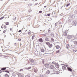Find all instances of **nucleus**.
I'll list each match as a JSON object with an SVG mask.
<instances>
[{"mask_svg": "<svg viewBox=\"0 0 77 77\" xmlns=\"http://www.w3.org/2000/svg\"><path fill=\"white\" fill-rule=\"evenodd\" d=\"M74 44L75 45H77V41H75L73 42Z\"/></svg>", "mask_w": 77, "mask_h": 77, "instance_id": "obj_10", "label": "nucleus"}, {"mask_svg": "<svg viewBox=\"0 0 77 77\" xmlns=\"http://www.w3.org/2000/svg\"><path fill=\"white\" fill-rule=\"evenodd\" d=\"M1 28H2V29H3V27H4V26H3V24H2V26H1Z\"/></svg>", "mask_w": 77, "mask_h": 77, "instance_id": "obj_33", "label": "nucleus"}, {"mask_svg": "<svg viewBox=\"0 0 77 77\" xmlns=\"http://www.w3.org/2000/svg\"><path fill=\"white\" fill-rule=\"evenodd\" d=\"M40 31H41L42 32V30H40Z\"/></svg>", "mask_w": 77, "mask_h": 77, "instance_id": "obj_48", "label": "nucleus"}, {"mask_svg": "<svg viewBox=\"0 0 77 77\" xmlns=\"http://www.w3.org/2000/svg\"><path fill=\"white\" fill-rule=\"evenodd\" d=\"M18 41H21V38H19L18 39Z\"/></svg>", "mask_w": 77, "mask_h": 77, "instance_id": "obj_34", "label": "nucleus"}, {"mask_svg": "<svg viewBox=\"0 0 77 77\" xmlns=\"http://www.w3.org/2000/svg\"><path fill=\"white\" fill-rule=\"evenodd\" d=\"M46 74H49L50 73V71L48 70L46 71Z\"/></svg>", "mask_w": 77, "mask_h": 77, "instance_id": "obj_9", "label": "nucleus"}, {"mask_svg": "<svg viewBox=\"0 0 77 77\" xmlns=\"http://www.w3.org/2000/svg\"><path fill=\"white\" fill-rule=\"evenodd\" d=\"M32 11V10H29V12H31Z\"/></svg>", "mask_w": 77, "mask_h": 77, "instance_id": "obj_36", "label": "nucleus"}, {"mask_svg": "<svg viewBox=\"0 0 77 77\" xmlns=\"http://www.w3.org/2000/svg\"><path fill=\"white\" fill-rule=\"evenodd\" d=\"M41 52L44 53V51H45V50L44 49H42L41 50Z\"/></svg>", "mask_w": 77, "mask_h": 77, "instance_id": "obj_16", "label": "nucleus"}, {"mask_svg": "<svg viewBox=\"0 0 77 77\" xmlns=\"http://www.w3.org/2000/svg\"><path fill=\"white\" fill-rule=\"evenodd\" d=\"M30 32H28V34H30Z\"/></svg>", "mask_w": 77, "mask_h": 77, "instance_id": "obj_44", "label": "nucleus"}, {"mask_svg": "<svg viewBox=\"0 0 77 77\" xmlns=\"http://www.w3.org/2000/svg\"><path fill=\"white\" fill-rule=\"evenodd\" d=\"M37 3H35V4L34 5H37Z\"/></svg>", "mask_w": 77, "mask_h": 77, "instance_id": "obj_46", "label": "nucleus"}, {"mask_svg": "<svg viewBox=\"0 0 77 77\" xmlns=\"http://www.w3.org/2000/svg\"><path fill=\"white\" fill-rule=\"evenodd\" d=\"M51 36H52V37H54V34H53V33H51Z\"/></svg>", "mask_w": 77, "mask_h": 77, "instance_id": "obj_20", "label": "nucleus"}, {"mask_svg": "<svg viewBox=\"0 0 77 77\" xmlns=\"http://www.w3.org/2000/svg\"><path fill=\"white\" fill-rule=\"evenodd\" d=\"M66 48L68 49L69 48V44H67L66 45Z\"/></svg>", "mask_w": 77, "mask_h": 77, "instance_id": "obj_19", "label": "nucleus"}, {"mask_svg": "<svg viewBox=\"0 0 77 77\" xmlns=\"http://www.w3.org/2000/svg\"><path fill=\"white\" fill-rule=\"evenodd\" d=\"M55 66L57 68H59V64H56Z\"/></svg>", "mask_w": 77, "mask_h": 77, "instance_id": "obj_15", "label": "nucleus"}, {"mask_svg": "<svg viewBox=\"0 0 77 77\" xmlns=\"http://www.w3.org/2000/svg\"><path fill=\"white\" fill-rule=\"evenodd\" d=\"M56 74H59L60 73V72L58 71H56Z\"/></svg>", "mask_w": 77, "mask_h": 77, "instance_id": "obj_26", "label": "nucleus"}, {"mask_svg": "<svg viewBox=\"0 0 77 77\" xmlns=\"http://www.w3.org/2000/svg\"><path fill=\"white\" fill-rule=\"evenodd\" d=\"M5 32H6V30H4V31H3V33H5Z\"/></svg>", "mask_w": 77, "mask_h": 77, "instance_id": "obj_37", "label": "nucleus"}, {"mask_svg": "<svg viewBox=\"0 0 77 77\" xmlns=\"http://www.w3.org/2000/svg\"><path fill=\"white\" fill-rule=\"evenodd\" d=\"M69 5H70V3L67 4L66 5V7H68V6H69Z\"/></svg>", "mask_w": 77, "mask_h": 77, "instance_id": "obj_28", "label": "nucleus"}, {"mask_svg": "<svg viewBox=\"0 0 77 77\" xmlns=\"http://www.w3.org/2000/svg\"><path fill=\"white\" fill-rule=\"evenodd\" d=\"M45 44L48 46L50 44V43L48 42H45Z\"/></svg>", "mask_w": 77, "mask_h": 77, "instance_id": "obj_12", "label": "nucleus"}, {"mask_svg": "<svg viewBox=\"0 0 77 77\" xmlns=\"http://www.w3.org/2000/svg\"><path fill=\"white\" fill-rule=\"evenodd\" d=\"M59 52H60V51L58 50L56 52V53H59Z\"/></svg>", "mask_w": 77, "mask_h": 77, "instance_id": "obj_27", "label": "nucleus"}, {"mask_svg": "<svg viewBox=\"0 0 77 77\" xmlns=\"http://www.w3.org/2000/svg\"><path fill=\"white\" fill-rule=\"evenodd\" d=\"M51 40L52 42H54V39H53V38H51Z\"/></svg>", "mask_w": 77, "mask_h": 77, "instance_id": "obj_21", "label": "nucleus"}, {"mask_svg": "<svg viewBox=\"0 0 77 77\" xmlns=\"http://www.w3.org/2000/svg\"><path fill=\"white\" fill-rule=\"evenodd\" d=\"M9 77V75H8V74H5V77Z\"/></svg>", "mask_w": 77, "mask_h": 77, "instance_id": "obj_24", "label": "nucleus"}, {"mask_svg": "<svg viewBox=\"0 0 77 77\" xmlns=\"http://www.w3.org/2000/svg\"><path fill=\"white\" fill-rule=\"evenodd\" d=\"M4 18H5V17L3 16V17H2L0 18V20H2V19H3Z\"/></svg>", "mask_w": 77, "mask_h": 77, "instance_id": "obj_23", "label": "nucleus"}, {"mask_svg": "<svg viewBox=\"0 0 77 77\" xmlns=\"http://www.w3.org/2000/svg\"><path fill=\"white\" fill-rule=\"evenodd\" d=\"M46 7V6H45L44 8H45Z\"/></svg>", "mask_w": 77, "mask_h": 77, "instance_id": "obj_50", "label": "nucleus"}, {"mask_svg": "<svg viewBox=\"0 0 77 77\" xmlns=\"http://www.w3.org/2000/svg\"><path fill=\"white\" fill-rule=\"evenodd\" d=\"M66 66H64L62 67V69L63 70H66Z\"/></svg>", "mask_w": 77, "mask_h": 77, "instance_id": "obj_1", "label": "nucleus"}, {"mask_svg": "<svg viewBox=\"0 0 77 77\" xmlns=\"http://www.w3.org/2000/svg\"><path fill=\"white\" fill-rule=\"evenodd\" d=\"M0 77H1V75H0Z\"/></svg>", "mask_w": 77, "mask_h": 77, "instance_id": "obj_51", "label": "nucleus"}, {"mask_svg": "<svg viewBox=\"0 0 77 77\" xmlns=\"http://www.w3.org/2000/svg\"><path fill=\"white\" fill-rule=\"evenodd\" d=\"M21 32V30H20L18 31L19 32Z\"/></svg>", "mask_w": 77, "mask_h": 77, "instance_id": "obj_42", "label": "nucleus"}, {"mask_svg": "<svg viewBox=\"0 0 77 77\" xmlns=\"http://www.w3.org/2000/svg\"><path fill=\"white\" fill-rule=\"evenodd\" d=\"M35 37V35H33V36L32 37V39L33 40V39H34V37Z\"/></svg>", "mask_w": 77, "mask_h": 77, "instance_id": "obj_29", "label": "nucleus"}, {"mask_svg": "<svg viewBox=\"0 0 77 77\" xmlns=\"http://www.w3.org/2000/svg\"><path fill=\"white\" fill-rule=\"evenodd\" d=\"M42 35H43V36H46L47 35H46V34H42Z\"/></svg>", "mask_w": 77, "mask_h": 77, "instance_id": "obj_30", "label": "nucleus"}, {"mask_svg": "<svg viewBox=\"0 0 77 77\" xmlns=\"http://www.w3.org/2000/svg\"><path fill=\"white\" fill-rule=\"evenodd\" d=\"M55 47L57 49H59L60 48V46L59 45H57Z\"/></svg>", "mask_w": 77, "mask_h": 77, "instance_id": "obj_13", "label": "nucleus"}, {"mask_svg": "<svg viewBox=\"0 0 77 77\" xmlns=\"http://www.w3.org/2000/svg\"><path fill=\"white\" fill-rule=\"evenodd\" d=\"M2 72V71H1V70H0V74H1Z\"/></svg>", "mask_w": 77, "mask_h": 77, "instance_id": "obj_43", "label": "nucleus"}, {"mask_svg": "<svg viewBox=\"0 0 77 77\" xmlns=\"http://www.w3.org/2000/svg\"><path fill=\"white\" fill-rule=\"evenodd\" d=\"M48 31L49 32H51V30H50V29H48Z\"/></svg>", "mask_w": 77, "mask_h": 77, "instance_id": "obj_40", "label": "nucleus"}, {"mask_svg": "<svg viewBox=\"0 0 77 77\" xmlns=\"http://www.w3.org/2000/svg\"><path fill=\"white\" fill-rule=\"evenodd\" d=\"M8 55H10V56H12V55L11 54H8Z\"/></svg>", "mask_w": 77, "mask_h": 77, "instance_id": "obj_47", "label": "nucleus"}, {"mask_svg": "<svg viewBox=\"0 0 77 77\" xmlns=\"http://www.w3.org/2000/svg\"><path fill=\"white\" fill-rule=\"evenodd\" d=\"M6 68H3L1 69V70L2 71H4L5 70H6Z\"/></svg>", "mask_w": 77, "mask_h": 77, "instance_id": "obj_11", "label": "nucleus"}, {"mask_svg": "<svg viewBox=\"0 0 77 77\" xmlns=\"http://www.w3.org/2000/svg\"><path fill=\"white\" fill-rule=\"evenodd\" d=\"M45 40L46 41H49V38H45Z\"/></svg>", "mask_w": 77, "mask_h": 77, "instance_id": "obj_22", "label": "nucleus"}, {"mask_svg": "<svg viewBox=\"0 0 77 77\" xmlns=\"http://www.w3.org/2000/svg\"><path fill=\"white\" fill-rule=\"evenodd\" d=\"M50 68L51 69H54L55 68V67H54V66L51 65L50 66Z\"/></svg>", "mask_w": 77, "mask_h": 77, "instance_id": "obj_2", "label": "nucleus"}, {"mask_svg": "<svg viewBox=\"0 0 77 77\" xmlns=\"http://www.w3.org/2000/svg\"><path fill=\"white\" fill-rule=\"evenodd\" d=\"M5 72H8V73H9V72L7 70L5 71Z\"/></svg>", "mask_w": 77, "mask_h": 77, "instance_id": "obj_35", "label": "nucleus"}, {"mask_svg": "<svg viewBox=\"0 0 77 77\" xmlns=\"http://www.w3.org/2000/svg\"><path fill=\"white\" fill-rule=\"evenodd\" d=\"M6 36V35H5V37Z\"/></svg>", "mask_w": 77, "mask_h": 77, "instance_id": "obj_52", "label": "nucleus"}, {"mask_svg": "<svg viewBox=\"0 0 77 77\" xmlns=\"http://www.w3.org/2000/svg\"><path fill=\"white\" fill-rule=\"evenodd\" d=\"M67 38L68 39H71L72 38V36L71 35H69L67 36Z\"/></svg>", "mask_w": 77, "mask_h": 77, "instance_id": "obj_8", "label": "nucleus"}, {"mask_svg": "<svg viewBox=\"0 0 77 77\" xmlns=\"http://www.w3.org/2000/svg\"><path fill=\"white\" fill-rule=\"evenodd\" d=\"M10 30L11 31H12V28H11L10 29Z\"/></svg>", "mask_w": 77, "mask_h": 77, "instance_id": "obj_45", "label": "nucleus"}, {"mask_svg": "<svg viewBox=\"0 0 77 77\" xmlns=\"http://www.w3.org/2000/svg\"><path fill=\"white\" fill-rule=\"evenodd\" d=\"M25 77H30V75H27L25 76Z\"/></svg>", "mask_w": 77, "mask_h": 77, "instance_id": "obj_18", "label": "nucleus"}, {"mask_svg": "<svg viewBox=\"0 0 77 77\" xmlns=\"http://www.w3.org/2000/svg\"><path fill=\"white\" fill-rule=\"evenodd\" d=\"M48 46L49 48H51V47H53V45L50 43Z\"/></svg>", "mask_w": 77, "mask_h": 77, "instance_id": "obj_6", "label": "nucleus"}, {"mask_svg": "<svg viewBox=\"0 0 77 77\" xmlns=\"http://www.w3.org/2000/svg\"><path fill=\"white\" fill-rule=\"evenodd\" d=\"M29 60L31 62H34V60H33V59H29Z\"/></svg>", "mask_w": 77, "mask_h": 77, "instance_id": "obj_14", "label": "nucleus"}, {"mask_svg": "<svg viewBox=\"0 0 77 77\" xmlns=\"http://www.w3.org/2000/svg\"><path fill=\"white\" fill-rule=\"evenodd\" d=\"M26 31H27V30H26Z\"/></svg>", "mask_w": 77, "mask_h": 77, "instance_id": "obj_49", "label": "nucleus"}, {"mask_svg": "<svg viewBox=\"0 0 77 77\" xmlns=\"http://www.w3.org/2000/svg\"><path fill=\"white\" fill-rule=\"evenodd\" d=\"M23 71V69H21L20 70V71Z\"/></svg>", "mask_w": 77, "mask_h": 77, "instance_id": "obj_38", "label": "nucleus"}, {"mask_svg": "<svg viewBox=\"0 0 77 77\" xmlns=\"http://www.w3.org/2000/svg\"><path fill=\"white\" fill-rule=\"evenodd\" d=\"M48 16H50V14H47Z\"/></svg>", "mask_w": 77, "mask_h": 77, "instance_id": "obj_41", "label": "nucleus"}, {"mask_svg": "<svg viewBox=\"0 0 77 77\" xmlns=\"http://www.w3.org/2000/svg\"><path fill=\"white\" fill-rule=\"evenodd\" d=\"M6 27H7L6 26L4 25V29H6Z\"/></svg>", "mask_w": 77, "mask_h": 77, "instance_id": "obj_31", "label": "nucleus"}, {"mask_svg": "<svg viewBox=\"0 0 77 77\" xmlns=\"http://www.w3.org/2000/svg\"><path fill=\"white\" fill-rule=\"evenodd\" d=\"M45 67L46 68H49V67L50 66V65H49V64H46L45 65Z\"/></svg>", "mask_w": 77, "mask_h": 77, "instance_id": "obj_3", "label": "nucleus"}, {"mask_svg": "<svg viewBox=\"0 0 77 77\" xmlns=\"http://www.w3.org/2000/svg\"><path fill=\"white\" fill-rule=\"evenodd\" d=\"M19 77H23V75H22L21 73H20L19 74Z\"/></svg>", "mask_w": 77, "mask_h": 77, "instance_id": "obj_17", "label": "nucleus"}, {"mask_svg": "<svg viewBox=\"0 0 77 77\" xmlns=\"http://www.w3.org/2000/svg\"><path fill=\"white\" fill-rule=\"evenodd\" d=\"M5 24H6V25H8L9 24V23L8 22H6L5 23Z\"/></svg>", "mask_w": 77, "mask_h": 77, "instance_id": "obj_25", "label": "nucleus"}, {"mask_svg": "<svg viewBox=\"0 0 77 77\" xmlns=\"http://www.w3.org/2000/svg\"><path fill=\"white\" fill-rule=\"evenodd\" d=\"M38 41L40 42H43V40H42V38H40L38 39Z\"/></svg>", "mask_w": 77, "mask_h": 77, "instance_id": "obj_4", "label": "nucleus"}, {"mask_svg": "<svg viewBox=\"0 0 77 77\" xmlns=\"http://www.w3.org/2000/svg\"><path fill=\"white\" fill-rule=\"evenodd\" d=\"M42 11H39V13H42Z\"/></svg>", "mask_w": 77, "mask_h": 77, "instance_id": "obj_39", "label": "nucleus"}, {"mask_svg": "<svg viewBox=\"0 0 77 77\" xmlns=\"http://www.w3.org/2000/svg\"><path fill=\"white\" fill-rule=\"evenodd\" d=\"M67 69L68 71H71V72H72V70L71 69V68H70V67H67Z\"/></svg>", "mask_w": 77, "mask_h": 77, "instance_id": "obj_5", "label": "nucleus"}, {"mask_svg": "<svg viewBox=\"0 0 77 77\" xmlns=\"http://www.w3.org/2000/svg\"><path fill=\"white\" fill-rule=\"evenodd\" d=\"M63 36H67V34L66 33V32H64L63 33Z\"/></svg>", "mask_w": 77, "mask_h": 77, "instance_id": "obj_7", "label": "nucleus"}, {"mask_svg": "<svg viewBox=\"0 0 77 77\" xmlns=\"http://www.w3.org/2000/svg\"><path fill=\"white\" fill-rule=\"evenodd\" d=\"M31 68H32L31 67H29L28 68V69H31Z\"/></svg>", "mask_w": 77, "mask_h": 77, "instance_id": "obj_32", "label": "nucleus"}]
</instances>
